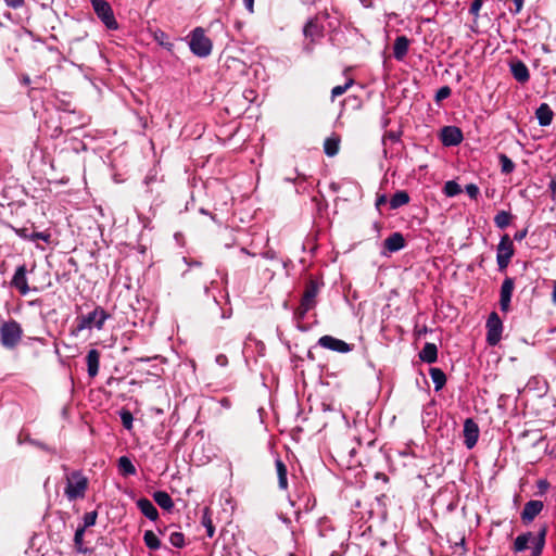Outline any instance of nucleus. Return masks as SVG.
Wrapping results in <instances>:
<instances>
[{
  "mask_svg": "<svg viewBox=\"0 0 556 556\" xmlns=\"http://www.w3.org/2000/svg\"><path fill=\"white\" fill-rule=\"evenodd\" d=\"M320 286H323V282H319L313 276L308 277L300 305L294 311V316L298 320H302L307 312L316 306V298L319 293Z\"/></svg>",
  "mask_w": 556,
  "mask_h": 556,
  "instance_id": "obj_1",
  "label": "nucleus"
},
{
  "mask_svg": "<svg viewBox=\"0 0 556 556\" xmlns=\"http://www.w3.org/2000/svg\"><path fill=\"white\" fill-rule=\"evenodd\" d=\"M89 485V480L80 470H74L66 476L64 494L68 501L84 498Z\"/></svg>",
  "mask_w": 556,
  "mask_h": 556,
  "instance_id": "obj_2",
  "label": "nucleus"
},
{
  "mask_svg": "<svg viewBox=\"0 0 556 556\" xmlns=\"http://www.w3.org/2000/svg\"><path fill=\"white\" fill-rule=\"evenodd\" d=\"M111 315L105 312L102 306L97 305L92 312L87 315H79L76 317V331L80 332L85 329H91L96 327L98 330H101L104 326L106 319H109Z\"/></svg>",
  "mask_w": 556,
  "mask_h": 556,
  "instance_id": "obj_3",
  "label": "nucleus"
},
{
  "mask_svg": "<svg viewBox=\"0 0 556 556\" xmlns=\"http://www.w3.org/2000/svg\"><path fill=\"white\" fill-rule=\"evenodd\" d=\"M189 47L194 55L206 58L212 52L213 43L212 40L205 36L204 29L197 27L191 31Z\"/></svg>",
  "mask_w": 556,
  "mask_h": 556,
  "instance_id": "obj_4",
  "label": "nucleus"
},
{
  "mask_svg": "<svg viewBox=\"0 0 556 556\" xmlns=\"http://www.w3.org/2000/svg\"><path fill=\"white\" fill-rule=\"evenodd\" d=\"M23 330L16 320L4 321L0 326V342L7 349H14L21 341Z\"/></svg>",
  "mask_w": 556,
  "mask_h": 556,
  "instance_id": "obj_5",
  "label": "nucleus"
},
{
  "mask_svg": "<svg viewBox=\"0 0 556 556\" xmlns=\"http://www.w3.org/2000/svg\"><path fill=\"white\" fill-rule=\"evenodd\" d=\"M515 253L513 240L508 235H504L496 249V262L501 271L505 270Z\"/></svg>",
  "mask_w": 556,
  "mask_h": 556,
  "instance_id": "obj_6",
  "label": "nucleus"
},
{
  "mask_svg": "<svg viewBox=\"0 0 556 556\" xmlns=\"http://www.w3.org/2000/svg\"><path fill=\"white\" fill-rule=\"evenodd\" d=\"M98 18L109 30H117L119 25L110 2H91Z\"/></svg>",
  "mask_w": 556,
  "mask_h": 556,
  "instance_id": "obj_7",
  "label": "nucleus"
},
{
  "mask_svg": "<svg viewBox=\"0 0 556 556\" xmlns=\"http://www.w3.org/2000/svg\"><path fill=\"white\" fill-rule=\"evenodd\" d=\"M486 342L490 346H495L502 339L503 321L496 312H492L485 324Z\"/></svg>",
  "mask_w": 556,
  "mask_h": 556,
  "instance_id": "obj_8",
  "label": "nucleus"
},
{
  "mask_svg": "<svg viewBox=\"0 0 556 556\" xmlns=\"http://www.w3.org/2000/svg\"><path fill=\"white\" fill-rule=\"evenodd\" d=\"M27 271L25 264L17 266L10 282L11 287L16 289L22 295L28 294L31 290L26 277ZM33 291H38V289L35 287Z\"/></svg>",
  "mask_w": 556,
  "mask_h": 556,
  "instance_id": "obj_9",
  "label": "nucleus"
},
{
  "mask_svg": "<svg viewBox=\"0 0 556 556\" xmlns=\"http://www.w3.org/2000/svg\"><path fill=\"white\" fill-rule=\"evenodd\" d=\"M515 288V281L510 277H506L501 286L500 290V308L503 313L510 311L511 295Z\"/></svg>",
  "mask_w": 556,
  "mask_h": 556,
  "instance_id": "obj_10",
  "label": "nucleus"
},
{
  "mask_svg": "<svg viewBox=\"0 0 556 556\" xmlns=\"http://www.w3.org/2000/svg\"><path fill=\"white\" fill-rule=\"evenodd\" d=\"M440 139L443 146L455 147L463 141L464 136L460 128L456 126H444L441 129Z\"/></svg>",
  "mask_w": 556,
  "mask_h": 556,
  "instance_id": "obj_11",
  "label": "nucleus"
},
{
  "mask_svg": "<svg viewBox=\"0 0 556 556\" xmlns=\"http://www.w3.org/2000/svg\"><path fill=\"white\" fill-rule=\"evenodd\" d=\"M318 344L327 350H331L339 353H348L352 351L353 345L344 342L343 340L337 339L332 336H323L318 340Z\"/></svg>",
  "mask_w": 556,
  "mask_h": 556,
  "instance_id": "obj_12",
  "label": "nucleus"
},
{
  "mask_svg": "<svg viewBox=\"0 0 556 556\" xmlns=\"http://www.w3.org/2000/svg\"><path fill=\"white\" fill-rule=\"evenodd\" d=\"M463 432L465 439L464 443L467 448L471 450L479 439L480 431L477 422L471 418H467L464 422Z\"/></svg>",
  "mask_w": 556,
  "mask_h": 556,
  "instance_id": "obj_13",
  "label": "nucleus"
},
{
  "mask_svg": "<svg viewBox=\"0 0 556 556\" xmlns=\"http://www.w3.org/2000/svg\"><path fill=\"white\" fill-rule=\"evenodd\" d=\"M543 502L538 500H531L527 502L521 511V520L525 525H528L534 520V518L542 511Z\"/></svg>",
  "mask_w": 556,
  "mask_h": 556,
  "instance_id": "obj_14",
  "label": "nucleus"
},
{
  "mask_svg": "<svg viewBox=\"0 0 556 556\" xmlns=\"http://www.w3.org/2000/svg\"><path fill=\"white\" fill-rule=\"evenodd\" d=\"M509 68L513 77L520 84H525L530 78V73L527 65L520 60H514L509 63Z\"/></svg>",
  "mask_w": 556,
  "mask_h": 556,
  "instance_id": "obj_15",
  "label": "nucleus"
},
{
  "mask_svg": "<svg viewBox=\"0 0 556 556\" xmlns=\"http://www.w3.org/2000/svg\"><path fill=\"white\" fill-rule=\"evenodd\" d=\"M406 241L401 232H393L384 239V249L389 252H397L405 248Z\"/></svg>",
  "mask_w": 556,
  "mask_h": 556,
  "instance_id": "obj_16",
  "label": "nucleus"
},
{
  "mask_svg": "<svg viewBox=\"0 0 556 556\" xmlns=\"http://www.w3.org/2000/svg\"><path fill=\"white\" fill-rule=\"evenodd\" d=\"M137 507L150 520L156 521L159 519V511L149 498H147V497L139 498L137 501Z\"/></svg>",
  "mask_w": 556,
  "mask_h": 556,
  "instance_id": "obj_17",
  "label": "nucleus"
},
{
  "mask_svg": "<svg viewBox=\"0 0 556 556\" xmlns=\"http://www.w3.org/2000/svg\"><path fill=\"white\" fill-rule=\"evenodd\" d=\"M88 375L90 377H96L99 372L100 366V352L96 349H91L88 351L86 356Z\"/></svg>",
  "mask_w": 556,
  "mask_h": 556,
  "instance_id": "obj_18",
  "label": "nucleus"
},
{
  "mask_svg": "<svg viewBox=\"0 0 556 556\" xmlns=\"http://www.w3.org/2000/svg\"><path fill=\"white\" fill-rule=\"evenodd\" d=\"M409 40L406 36H399L393 45V56L402 61L408 52Z\"/></svg>",
  "mask_w": 556,
  "mask_h": 556,
  "instance_id": "obj_19",
  "label": "nucleus"
},
{
  "mask_svg": "<svg viewBox=\"0 0 556 556\" xmlns=\"http://www.w3.org/2000/svg\"><path fill=\"white\" fill-rule=\"evenodd\" d=\"M340 136L337 134H332L330 137L325 139L324 142V151L326 155L332 157L338 154L340 149Z\"/></svg>",
  "mask_w": 556,
  "mask_h": 556,
  "instance_id": "obj_20",
  "label": "nucleus"
},
{
  "mask_svg": "<svg viewBox=\"0 0 556 556\" xmlns=\"http://www.w3.org/2000/svg\"><path fill=\"white\" fill-rule=\"evenodd\" d=\"M540 126H548L553 119V111L546 103H542L535 112Z\"/></svg>",
  "mask_w": 556,
  "mask_h": 556,
  "instance_id": "obj_21",
  "label": "nucleus"
},
{
  "mask_svg": "<svg viewBox=\"0 0 556 556\" xmlns=\"http://www.w3.org/2000/svg\"><path fill=\"white\" fill-rule=\"evenodd\" d=\"M419 357L422 362L432 364L438 358V348L434 343L427 342L422 350L419 352Z\"/></svg>",
  "mask_w": 556,
  "mask_h": 556,
  "instance_id": "obj_22",
  "label": "nucleus"
},
{
  "mask_svg": "<svg viewBox=\"0 0 556 556\" xmlns=\"http://www.w3.org/2000/svg\"><path fill=\"white\" fill-rule=\"evenodd\" d=\"M275 465H276L277 477H278V485L281 490H287L288 489L287 466L280 458L276 459Z\"/></svg>",
  "mask_w": 556,
  "mask_h": 556,
  "instance_id": "obj_23",
  "label": "nucleus"
},
{
  "mask_svg": "<svg viewBox=\"0 0 556 556\" xmlns=\"http://www.w3.org/2000/svg\"><path fill=\"white\" fill-rule=\"evenodd\" d=\"M155 503L165 510H170L174 507V502L169 494L165 491H156L153 494Z\"/></svg>",
  "mask_w": 556,
  "mask_h": 556,
  "instance_id": "obj_24",
  "label": "nucleus"
},
{
  "mask_svg": "<svg viewBox=\"0 0 556 556\" xmlns=\"http://www.w3.org/2000/svg\"><path fill=\"white\" fill-rule=\"evenodd\" d=\"M201 525L206 529V535L208 538H213L215 533V527L213 525L211 509L207 506L203 508Z\"/></svg>",
  "mask_w": 556,
  "mask_h": 556,
  "instance_id": "obj_25",
  "label": "nucleus"
},
{
  "mask_svg": "<svg viewBox=\"0 0 556 556\" xmlns=\"http://www.w3.org/2000/svg\"><path fill=\"white\" fill-rule=\"evenodd\" d=\"M409 202V195L406 191L401 190L392 195L389 201V205L391 210H396Z\"/></svg>",
  "mask_w": 556,
  "mask_h": 556,
  "instance_id": "obj_26",
  "label": "nucleus"
},
{
  "mask_svg": "<svg viewBox=\"0 0 556 556\" xmlns=\"http://www.w3.org/2000/svg\"><path fill=\"white\" fill-rule=\"evenodd\" d=\"M429 374L435 391L441 390L446 383V376L443 370L440 368H430Z\"/></svg>",
  "mask_w": 556,
  "mask_h": 556,
  "instance_id": "obj_27",
  "label": "nucleus"
},
{
  "mask_svg": "<svg viewBox=\"0 0 556 556\" xmlns=\"http://www.w3.org/2000/svg\"><path fill=\"white\" fill-rule=\"evenodd\" d=\"M118 469L124 476H134L136 473V467L127 456L118 458Z\"/></svg>",
  "mask_w": 556,
  "mask_h": 556,
  "instance_id": "obj_28",
  "label": "nucleus"
},
{
  "mask_svg": "<svg viewBox=\"0 0 556 556\" xmlns=\"http://www.w3.org/2000/svg\"><path fill=\"white\" fill-rule=\"evenodd\" d=\"M143 542L146 546L152 551H156L161 547V541L152 530L144 532Z\"/></svg>",
  "mask_w": 556,
  "mask_h": 556,
  "instance_id": "obj_29",
  "label": "nucleus"
},
{
  "mask_svg": "<svg viewBox=\"0 0 556 556\" xmlns=\"http://www.w3.org/2000/svg\"><path fill=\"white\" fill-rule=\"evenodd\" d=\"M533 540V535L531 532H527L523 534H520L516 538L514 542V549L515 552H522L528 547V544L530 541Z\"/></svg>",
  "mask_w": 556,
  "mask_h": 556,
  "instance_id": "obj_30",
  "label": "nucleus"
},
{
  "mask_svg": "<svg viewBox=\"0 0 556 556\" xmlns=\"http://www.w3.org/2000/svg\"><path fill=\"white\" fill-rule=\"evenodd\" d=\"M153 38L160 46L164 47L168 51L174 48V43L169 41L168 35L161 29L153 31Z\"/></svg>",
  "mask_w": 556,
  "mask_h": 556,
  "instance_id": "obj_31",
  "label": "nucleus"
},
{
  "mask_svg": "<svg viewBox=\"0 0 556 556\" xmlns=\"http://www.w3.org/2000/svg\"><path fill=\"white\" fill-rule=\"evenodd\" d=\"M511 214L509 212H506V211H501L498 212L495 217H494V224L496 225V227H498L500 229H504L506 228L510 222H511Z\"/></svg>",
  "mask_w": 556,
  "mask_h": 556,
  "instance_id": "obj_32",
  "label": "nucleus"
},
{
  "mask_svg": "<svg viewBox=\"0 0 556 556\" xmlns=\"http://www.w3.org/2000/svg\"><path fill=\"white\" fill-rule=\"evenodd\" d=\"M85 527H78L75 535H74V544L77 553L85 554L87 552V548L84 547V534H85Z\"/></svg>",
  "mask_w": 556,
  "mask_h": 556,
  "instance_id": "obj_33",
  "label": "nucleus"
},
{
  "mask_svg": "<svg viewBox=\"0 0 556 556\" xmlns=\"http://www.w3.org/2000/svg\"><path fill=\"white\" fill-rule=\"evenodd\" d=\"M20 235L25 239H29L31 241L42 240L45 242H49L51 237L49 232L33 231L31 233H27V229H22Z\"/></svg>",
  "mask_w": 556,
  "mask_h": 556,
  "instance_id": "obj_34",
  "label": "nucleus"
},
{
  "mask_svg": "<svg viewBox=\"0 0 556 556\" xmlns=\"http://www.w3.org/2000/svg\"><path fill=\"white\" fill-rule=\"evenodd\" d=\"M500 164L502 173L504 174H510L515 169L514 162L504 153L500 154Z\"/></svg>",
  "mask_w": 556,
  "mask_h": 556,
  "instance_id": "obj_35",
  "label": "nucleus"
},
{
  "mask_svg": "<svg viewBox=\"0 0 556 556\" xmlns=\"http://www.w3.org/2000/svg\"><path fill=\"white\" fill-rule=\"evenodd\" d=\"M460 192H462V188L456 181L450 180V181L445 182L444 193L446 197H455V195L459 194Z\"/></svg>",
  "mask_w": 556,
  "mask_h": 556,
  "instance_id": "obj_36",
  "label": "nucleus"
},
{
  "mask_svg": "<svg viewBox=\"0 0 556 556\" xmlns=\"http://www.w3.org/2000/svg\"><path fill=\"white\" fill-rule=\"evenodd\" d=\"M303 33H304L305 37L313 38L314 36L320 34V27L315 21L311 20L306 23V25L303 29Z\"/></svg>",
  "mask_w": 556,
  "mask_h": 556,
  "instance_id": "obj_37",
  "label": "nucleus"
},
{
  "mask_svg": "<svg viewBox=\"0 0 556 556\" xmlns=\"http://www.w3.org/2000/svg\"><path fill=\"white\" fill-rule=\"evenodd\" d=\"M353 84L354 79L349 78L344 85L333 87L331 90V99L333 100L337 97L343 94Z\"/></svg>",
  "mask_w": 556,
  "mask_h": 556,
  "instance_id": "obj_38",
  "label": "nucleus"
},
{
  "mask_svg": "<svg viewBox=\"0 0 556 556\" xmlns=\"http://www.w3.org/2000/svg\"><path fill=\"white\" fill-rule=\"evenodd\" d=\"M119 416L124 428L130 430L134 421L132 414L128 409H122Z\"/></svg>",
  "mask_w": 556,
  "mask_h": 556,
  "instance_id": "obj_39",
  "label": "nucleus"
},
{
  "mask_svg": "<svg viewBox=\"0 0 556 556\" xmlns=\"http://www.w3.org/2000/svg\"><path fill=\"white\" fill-rule=\"evenodd\" d=\"M169 542L173 546L177 548H182L185 546V535L181 532H173L169 535Z\"/></svg>",
  "mask_w": 556,
  "mask_h": 556,
  "instance_id": "obj_40",
  "label": "nucleus"
},
{
  "mask_svg": "<svg viewBox=\"0 0 556 556\" xmlns=\"http://www.w3.org/2000/svg\"><path fill=\"white\" fill-rule=\"evenodd\" d=\"M98 517L97 510L88 511L84 515V525L81 527H85V529L92 527L96 525Z\"/></svg>",
  "mask_w": 556,
  "mask_h": 556,
  "instance_id": "obj_41",
  "label": "nucleus"
},
{
  "mask_svg": "<svg viewBox=\"0 0 556 556\" xmlns=\"http://www.w3.org/2000/svg\"><path fill=\"white\" fill-rule=\"evenodd\" d=\"M452 93V90L448 86H443L440 89H438L434 100L437 103H440L441 101L447 99Z\"/></svg>",
  "mask_w": 556,
  "mask_h": 556,
  "instance_id": "obj_42",
  "label": "nucleus"
},
{
  "mask_svg": "<svg viewBox=\"0 0 556 556\" xmlns=\"http://www.w3.org/2000/svg\"><path fill=\"white\" fill-rule=\"evenodd\" d=\"M546 534H547V526L544 525L540 528L539 532H538V535L534 540V543H538L540 545H545V538H546Z\"/></svg>",
  "mask_w": 556,
  "mask_h": 556,
  "instance_id": "obj_43",
  "label": "nucleus"
},
{
  "mask_svg": "<svg viewBox=\"0 0 556 556\" xmlns=\"http://www.w3.org/2000/svg\"><path fill=\"white\" fill-rule=\"evenodd\" d=\"M466 192L471 199H477L479 194V188L473 184H469L466 186Z\"/></svg>",
  "mask_w": 556,
  "mask_h": 556,
  "instance_id": "obj_44",
  "label": "nucleus"
},
{
  "mask_svg": "<svg viewBox=\"0 0 556 556\" xmlns=\"http://www.w3.org/2000/svg\"><path fill=\"white\" fill-rule=\"evenodd\" d=\"M483 2H471V7L469 9V13L472 14L475 17L478 16L479 11L482 7Z\"/></svg>",
  "mask_w": 556,
  "mask_h": 556,
  "instance_id": "obj_45",
  "label": "nucleus"
},
{
  "mask_svg": "<svg viewBox=\"0 0 556 556\" xmlns=\"http://www.w3.org/2000/svg\"><path fill=\"white\" fill-rule=\"evenodd\" d=\"M389 138L390 140L392 141H399L400 137H401V132H395V131H390L388 134L384 132V139L386 138Z\"/></svg>",
  "mask_w": 556,
  "mask_h": 556,
  "instance_id": "obj_46",
  "label": "nucleus"
},
{
  "mask_svg": "<svg viewBox=\"0 0 556 556\" xmlns=\"http://www.w3.org/2000/svg\"><path fill=\"white\" fill-rule=\"evenodd\" d=\"M543 548H544V545H540L538 543H534L531 556H541V554L543 552Z\"/></svg>",
  "mask_w": 556,
  "mask_h": 556,
  "instance_id": "obj_47",
  "label": "nucleus"
},
{
  "mask_svg": "<svg viewBox=\"0 0 556 556\" xmlns=\"http://www.w3.org/2000/svg\"><path fill=\"white\" fill-rule=\"evenodd\" d=\"M527 232V229L519 230L514 235V239L516 241H522L526 238Z\"/></svg>",
  "mask_w": 556,
  "mask_h": 556,
  "instance_id": "obj_48",
  "label": "nucleus"
},
{
  "mask_svg": "<svg viewBox=\"0 0 556 556\" xmlns=\"http://www.w3.org/2000/svg\"><path fill=\"white\" fill-rule=\"evenodd\" d=\"M216 363L219 364L220 366H225L227 364V357L220 354L216 357Z\"/></svg>",
  "mask_w": 556,
  "mask_h": 556,
  "instance_id": "obj_49",
  "label": "nucleus"
},
{
  "mask_svg": "<svg viewBox=\"0 0 556 556\" xmlns=\"http://www.w3.org/2000/svg\"><path fill=\"white\" fill-rule=\"evenodd\" d=\"M375 204H376V207L378 210H380V206L382 205V194L381 193H377Z\"/></svg>",
  "mask_w": 556,
  "mask_h": 556,
  "instance_id": "obj_50",
  "label": "nucleus"
},
{
  "mask_svg": "<svg viewBox=\"0 0 556 556\" xmlns=\"http://www.w3.org/2000/svg\"><path fill=\"white\" fill-rule=\"evenodd\" d=\"M7 7H12L14 9L21 7L24 2H17V1H14V2H4Z\"/></svg>",
  "mask_w": 556,
  "mask_h": 556,
  "instance_id": "obj_51",
  "label": "nucleus"
},
{
  "mask_svg": "<svg viewBox=\"0 0 556 556\" xmlns=\"http://www.w3.org/2000/svg\"><path fill=\"white\" fill-rule=\"evenodd\" d=\"M230 62L232 63L233 66H239V67H244V64L239 61L238 59H231Z\"/></svg>",
  "mask_w": 556,
  "mask_h": 556,
  "instance_id": "obj_52",
  "label": "nucleus"
},
{
  "mask_svg": "<svg viewBox=\"0 0 556 556\" xmlns=\"http://www.w3.org/2000/svg\"><path fill=\"white\" fill-rule=\"evenodd\" d=\"M245 3V8L247 10L250 12V13H253L254 12V2H244Z\"/></svg>",
  "mask_w": 556,
  "mask_h": 556,
  "instance_id": "obj_53",
  "label": "nucleus"
},
{
  "mask_svg": "<svg viewBox=\"0 0 556 556\" xmlns=\"http://www.w3.org/2000/svg\"><path fill=\"white\" fill-rule=\"evenodd\" d=\"M21 81L24 85H29L30 84V78H29L28 75H23L22 78H21Z\"/></svg>",
  "mask_w": 556,
  "mask_h": 556,
  "instance_id": "obj_54",
  "label": "nucleus"
},
{
  "mask_svg": "<svg viewBox=\"0 0 556 556\" xmlns=\"http://www.w3.org/2000/svg\"><path fill=\"white\" fill-rule=\"evenodd\" d=\"M515 5H516V9H515V12L518 13L520 12L521 8H522V4L523 2H514Z\"/></svg>",
  "mask_w": 556,
  "mask_h": 556,
  "instance_id": "obj_55",
  "label": "nucleus"
},
{
  "mask_svg": "<svg viewBox=\"0 0 556 556\" xmlns=\"http://www.w3.org/2000/svg\"><path fill=\"white\" fill-rule=\"evenodd\" d=\"M552 296H553V301L556 303V281L554 282Z\"/></svg>",
  "mask_w": 556,
  "mask_h": 556,
  "instance_id": "obj_56",
  "label": "nucleus"
},
{
  "mask_svg": "<svg viewBox=\"0 0 556 556\" xmlns=\"http://www.w3.org/2000/svg\"><path fill=\"white\" fill-rule=\"evenodd\" d=\"M549 187H551V189H553V190H554V189H556V182H555V181H552V182L549 184Z\"/></svg>",
  "mask_w": 556,
  "mask_h": 556,
  "instance_id": "obj_57",
  "label": "nucleus"
}]
</instances>
